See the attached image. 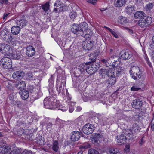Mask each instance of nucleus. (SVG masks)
Instances as JSON below:
<instances>
[{"instance_id": "4c0bfd02", "label": "nucleus", "mask_w": 154, "mask_h": 154, "mask_svg": "<svg viewBox=\"0 0 154 154\" xmlns=\"http://www.w3.org/2000/svg\"><path fill=\"white\" fill-rule=\"evenodd\" d=\"M98 54L97 53H91L90 54L89 59L91 62H95Z\"/></svg>"}, {"instance_id": "a878e982", "label": "nucleus", "mask_w": 154, "mask_h": 154, "mask_svg": "<svg viewBox=\"0 0 154 154\" xmlns=\"http://www.w3.org/2000/svg\"><path fill=\"white\" fill-rule=\"evenodd\" d=\"M126 0H115V5L116 7H121L126 2Z\"/></svg>"}, {"instance_id": "393cba45", "label": "nucleus", "mask_w": 154, "mask_h": 154, "mask_svg": "<svg viewBox=\"0 0 154 154\" xmlns=\"http://www.w3.org/2000/svg\"><path fill=\"white\" fill-rule=\"evenodd\" d=\"M12 33L14 35L18 34L20 31V28L19 26H13L11 29Z\"/></svg>"}, {"instance_id": "473e14b6", "label": "nucleus", "mask_w": 154, "mask_h": 154, "mask_svg": "<svg viewBox=\"0 0 154 154\" xmlns=\"http://www.w3.org/2000/svg\"><path fill=\"white\" fill-rule=\"evenodd\" d=\"M87 63H85L80 64L78 66V69L81 73L85 71H86L87 72Z\"/></svg>"}, {"instance_id": "0eeeda50", "label": "nucleus", "mask_w": 154, "mask_h": 154, "mask_svg": "<svg viewBox=\"0 0 154 154\" xmlns=\"http://www.w3.org/2000/svg\"><path fill=\"white\" fill-rule=\"evenodd\" d=\"M12 50L10 46L6 44H2L0 45V51L5 55L8 56Z\"/></svg>"}, {"instance_id": "cd10ccee", "label": "nucleus", "mask_w": 154, "mask_h": 154, "mask_svg": "<svg viewBox=\"0 0 154 154\" xmlns=\"http://www.w3.org/2000/svg\"><path fill=\"white\" fill-rule=\"evenodd\" d=\"M16 23L18 25L23 27L26 25L27 22L25 19H22L19 20H17Z\"/></svg>"}, {"instance_id": "39448f33", "label": "nucleus", "mask_w": 154, "mask_h": 154, "mask_svg": "<svg viewBox=\"0 0 154 154\" xmlns=\"http://www.w3.org/2000/svg\"><path fill=\"white\" fill-rule=\"evenodd\" d=\"M0 64L4 68L9 69L12 67V61L9 58L5 57L2 59Z\"/></svg>"}, {"instance_id": "69168bd1", "label": "nucleus", "mask_w": 154, "mask_h": 154, "mask_svg": "<svg viewBox=\"0 0 154 154\" xmlns=\"http://www.w3.org/2000/svg\"><path fill=\"white\" fill-rule=\"evenodd\" d=\"M14 154H20V152L19 150H14L13 151Z\"/></svg>"}, {"instance_id": "6ab92c4d", "label": "nucleus", "mask_w": 154, "mask_h": 154, "mask_svg": "<svg viewBox=\"0 0 154 154\" xmlns=\"http://www.w3.org/2000/svg\"><path fill=\"white\" fill-rule=\"evenodd\" d=\"M141 128V126L140 125L137 123H134L132 125V126L131 128V131L133 133V136L134 134L137 132H139L140 129Z\"/></svg>"}, {"instance_id": "b1692460", "label": "nucleus", "mask_w": 154, "mask_h": 154, "mask_svg": "<svg viewBox=\"0 0 154 154\" xmlns=\"http://www.w3.org/2000/svg\"><path fill=\"white\" fill-rule=\"evenodd\" d=\"M129 72L130 75L132 74L136 75L137 73L140 72V69L137 66H134L131 67Z\"/></svg>"}, {"instance_id": "338daca9", "label": "nucleus", "mask_w": 154, "mask_h": 154, "mask_svg": "<svg viewBox=\"0 0 154 154\" xmlns=\"http://www.w3.org/2000/svg\"><path fill=\"white\" fill-rule=\"evenodd\" d=\"M74 109L72 106H70L69 107V111L70 112H72L74 110Z\"/></svg>"}, {"instance_id": "f257e3e1", "label": "nucleus", "mask_w": 154, "mask_h": 154, "mask_svg": "<svg viewBox=\"0 0 154 154\" xmlns=\"http://www.w3.org/2000/svg\"><path fill=\"white\" fill-rule=\"evenodd\" d=\"M71 31L73 33L79 34L85 38H89L92 35L91 31L88 28V25L85 22L77 25L74 23Z\"/></svg>"}, {"instance_id": "7c9ffc66", "label": "nucleus", "mask_w": 154, "mask_h": 154, "mask_svg": "<svg viewBox=\"0 0 154 154\" xmlns=\"http://www.w3.org/2000/svg\"><path fill=\"white\" fill-rule=\"evenodd\" d=\"M125 11L128 15H131L134 12V8L131 5L128 6L126 8Z\"/></svg>"}, {"instance_id": "a19ab883", "label": "nucleus", "mask_w": 154, "mask_h": 154, "mask_svg": "<svg viewBox=\"0 0 154 154\" xmlns=\"http://www.w3.org/2000/svg\"><path fill=\"white\" fill-rule=\"evenodd\" d=\"M54 86L53 85H51V86L49 88V92L50 95H51L52 97H55L56 95L53 91V88Z\"/></svg>"}, {"instance_id": "c9c22d12", "label": "nucleus", "mask_w": 154, "mask_h": 154, "mask_svg": "<svg viewBox=\"0 0 154 154\" xmlns=\"http://www.w3.org/2000/svg\"><path fill=\"white\" fill-rule=\"evenodd\" d=\"M50 6L49 2H47L45 3L42 5L41 7L44 11L46 12L50 11Z\"/></svg>"}, {"instance_id": "c756f323", "label": "nucleus", "mask_w": 154, "mask_h": 154, "mask_svg": "<svg viewBox=\"0 0 154 154\" xmlns=\"http://www.w3.org/2000/svg\"><path fill=\"white\" fill-rule=\"evenodd\" d=\"M91 62V65L92 67V70H91L92 72L95 73L99 69V64L96 62Z\"/></svg>"}, {"instance_id": "052dcab7", "label": "nucleus", "mask_w": 154, "mask_h": 154, "mask_svg": "<svg viewBox=\"0 0 154 154\" xmlns=\"http://www.w3.org/2000/svg\"><path fill=\"white\" fill-rule=\"evenodd\" d=\"M149 49L151 50L152 51L154 50V44L151 43L149 44Z\"/></svg>"}, {"instance_id": "79ce46f5", "label": "nucleus", "mask_w": 154, "mask_h": 154, "mask_svg": "<svg viewBox=\"0 0 154 154\" xmlns=\"http://www.w3.org/2000/svg\"><path fill=\"white\" fill-rule=\"evenodd\" d=\"M36 142L37 144L40 145H44L45 143V141L42 139V137H39L37 138Z\"/></svg>"}, {"instance_id": "4be33fe9", "label": "nucleus", "mask_w": 154, "mask_h": 154, "mask_svg": "<svg viewBox=\"0 0 154 154\" xmlns=\"http://www.w3.org/2000/svg\"><path fill=\"white\" fill-rule=\"evenodd\" d=\"M110 57H106L104 58L101 59L100 61L104 64L106 67H109L110 66V64L111 63L112 61H111Z\"/></svg>"}, {"instance_id": "72a5a7b5", "label": "nucleus", "mask_w": 154, "mask_h": 154, "mask_svg": "<svg viewBox=\"0 0 154 154\" xmlns=\"http://www.w3.org/2000/svg\"><path fill=\"white\" fill-rule=\"evenodd\" d=\"M128 21V19L125 17L120 16L118 18V22L122 24L127 23Z\"/></svg>"}, {"instance_id": "0e129e2a", "label": "nucleus", "mask_w": 154, "mask_h": 154, "mask_svg": "<svg viewBox=\"0 0 154 154\" xmlns=\"http://www.w3.org/2000/svg\"><path fill=\"white\" fill-rule=\"evenodd\" d=\"M10 14V13H4L3 16V18L4 20H6V19L7 17Z\"/></svg>"}, {"instance_id": "9d476101", "label": "nucleus", "mask_w": 154, "mask_h": 154, "mask_svg": "<svg viewBox=\"0 0 154 154\" xmlns=\"http://www.w3.org/2000/svg\"><path fill=\"white\" fill-rule=\"evenodd\" d=\"M112 67L114 68V69H112V70L114 72V75H115L116 76H119L124 74V70L123 67L119 66H116L115 67L114 64H112Z\"/></svg>"}, {"instance_id": "20e7f679", "label": "nucleus", "mask_w": 154, "mask_h": 154, "mask_svg": "<svg viewBox=\"0 0 154 154\" xmlns=\"http://www.w3.org/2000/svg\"><path fill=\"white\" fill-rule=\"evenodd\" d=\"M152 22V18L149 16H145L143 18H140L138 22L139 26L141 28L148 26Z\"/></svg>"}, {"instance_id": "dca6fc26", "label": "nucleus", "mask_w": 154, "mask_h": 154, "mask_svg": "<svg viewBox=\"0 0 154 154\" xmlns=\"http://www.w3.org/2000/svg\"><path fill=\"white\" fill-rule=\"evenodd\" d=\"M35 48L32 46H28L26 49V54L29 57H32L35 54Z\"/></svg>"}, {"instance_id": "13d9d810", "label": "nucleus", "mask_w": 154, "mask_h": 154, "mask_svg": "<svg viewBox=\"0 0 154 154\" xmlns=\"http://www.w3.org/2000/svg\"><path fill=\"white\" fill-rule=\"evenodd\" d=\"M70 144V143L69 141L67 140H65L63 144V147H66V146H68Z\"/></svg>"}, {"instance_id": "4468645a", "label": "nucleus", "mask_w": 154, "mask_h": 154, "mask_svg": "<svg viewBox=\"0 0 154 154\" xmlns=\"http://www.w3.org/2000/svg\"><path fill=\"white\" fill-rule=\"evenodd\" d=\"M25 75L24 72L21 70L14 72L13 74V78L16 80L22 79Z\"/></svg>"}, {"instance_id": "ddd939ff", "label": "nucleus", "mask_w": 154, "mask_h": 154, "mask_svg": "<svg viewBox=\"0 0 154 154\" xmlns=\"http://www.w3.org/2000/svg\"><path fill=\"white\" fill-rule=\"evenodd\" d=\"M100 74L102 78H105V76L109 77L112 76V75H114V72L112 70H109L106 69H101L100 70Z\"/></svg>"}, {"instance_id": "9b49d317", "label": "nucleus", "mask_w": 154, "mask_h": 154, "mask_svg": "<svg viewBox=\"0 0 154 154\" xmlns=\"http://www.w3.org/2000/svg\"><path fill=\"white\" fill-rule=\"evenodd\" d=\"M112 75V76H109V79L105 81L104 84L107 87H110L113 85L116 82V76Z\"/></svg>"}, {"instance_id": "1a4fd4ad", "label": "nucleus", "mask_w": 154, "mask_h": 154, "mask_svg": "<svg viewBox=\"0 0 154 154\" xmlns=\"http://www.w3.org/2000/svg\"><path fill=\"white\" fill-rule=\"evenodd\" d=\"M120 54L122 58L125 60L129 59L133 56L131 51L129 50H122Z\"/></svg>"}, {"instance_id": "f03ea898", "label": "nucleus", "mask_w": 154, "mask_h": 154, "mask_svg": "<svg viewBox=\"0 0 154 154\" xmlns=\"http://www.w3.org/2000/svg\"><path fill=\"white\" fill-rule=\"evenodd\" d=\"M97 117L94 116L89 118L87 120L89 123L85 125L82 129V131L85 134H89L93 133L95 128V126L97 125L98 120Z\"/></svg>"}, {"instance_id": "423d86ee", "label": "nucleus", "mask_w": 154, "mask_h": 154, "mask_svg": "<svg viewBox=\"0 0 154 154\" xmlns=\"http://www.w3.org/2000/svg\"><path fill=\"white\" fill-rule=\"evenodd\" d=\"M55 97L50 96L45 98L44 100V105L45 108L48 109H53V102Z\"/></svg>"}, {"instance_id": "f8f14e48", "label": "nucleus", "mask_w": 154, "mask_h": 154, "mask_svg": "<svg viewBox=\"0 0 154 154\" xmlns=\"http://www.w3.org/2000/svg\"><path fill=\"white\" fill-rule=\"evenodd\" d=\"M102 134L95 133L92 134L91 139L93 143L98 144L102 137Z\"/></svg>"}, {"instance_id": "c03bdc74", "label": "nucleus", "mask_w": 154, "mask_h": 154, "mask_svg": "<svg viewBox=\"0 0 154 154\" xmlns=\"http://www.w3.org/2000/svg\"><path fill=\"white\" fill-rule=\"evenodd\" d=\"M88 154H99L98 150L93 148H91L88 150Z\"/></svg>"}, {"instance_id": "5701e85b", "label": "nucleus", "mask_w": 154, "mask_h": 154, "mask_svg": "<svg viewBox=\"0 0 154 154\" xmlns=\"http://www.w3.org/2000/svg\"><path fill=\"white\" fill-rule=\"evenodd\" d=\"M10 54L8 56L12 59L18 60L20 59V55L18 54L16 52H13L12 50L10 53Z\"/></svg>"}, {"instance_id": "a18cd8bd", "label": "nucleus", "mask_w": 154, "mask_h": 154, "mask_svg": "<svg viewBox=\"0 0 154 154\" xmlns=\"http://www.w3.org/2000/svg\"><path fill=\"white\" fill-rule=\"evenodd\" d=\"M109 151L110 153H117L118 152V150L114 147H111L109 149Z\"/></svg>"}, {"instance_id": "f3484780", "label": "nucleus", "mask_w": 154, "mask_h": 154, "mask_svg": "<svg viewBox=\"0 0 154 154\" xmlns=\"http://www.w3.org/2000/svg\"><path fill=\"white\" fill-rule=\"evenodd\" d=\"M80 137V133L79 132L77 131H73L71 134L70 139L72 141L75 142L77 141Z\"/></svg>"}, {"instance_id": "49530a36", "label": "nucleus", "mask_w": 154, "mask_h": 154, "mask_svg": "<svg viewBox=\"0 0 154 154\" xmlns=\"http://www.w3.org/2000/svg\"><path fill=\"white\" fill-rule=\"evenodd\" d=\"M7 42L8 43L14 42V39L12 37V35L11 34L8 36L7 40Z\"/></svg>"}, {"instance_id": "774afa93", "label": "nucleus", "mask_w": 154, "mask_h": 154, "mask_svg": "<svg viewBox=\"0 0 154 154\" xmlns=\"http://www.w3.org/2000/svg\"><path fill=\"white\" fill-rule=\"evenodd\" d=\"M24 154H35L34 153H33L31 151H28L27 152H26L24 153Z\"/></svg>"}, {"instance_id": "2eb2a0df", "label": "nucleus", "mask_w": 154, "mask_h": 154, "mask_svg": "<svg viewBox=\"0 0 154 154\" xmlns=\"http://www.w3.org/2000/svg\"><path fill=\"white\" fill-rule=\"evenodd\" d=\"M143 105L141 100L137 99L133 100L132 106L133 108L136 109H139L142 107Z\"/></svg>"}, {"instance_id": "2f4dec72", "label": "nucleus", "mask_w": 154, "mask_h": 154, "mask_svg": "<svg viewBox=\"0 0 154 154\" xmlns=\"http://www.w3.org/2000/svg\"><path fill=\"white\" fill-rule=\"evenodd\" d=\"M145 13L142 11H137L134 14V17L135 18H143L144 17Z\"/></svg>"}, {"instance_id": "4d7b16f0", "label": "nucleus", "mask_w": 154, "mask_h": 154, "mask_svg": "<svg viewBox=\"0 0 154 154\" xmlns=\"http://www.w3.org/2000/svg\"><path fill=\"white\" fill-rule=\"evenodd\" d=\"M60 1V0H57L56 1V2L54 4V7H58V5H59V6H60L61 5L60 3H59Z\"/></svg>"}, {"instance_id": "a211bd4d", "label": "nucleus", "mask_w": 154, "mask_h": 154, "mask_svg": "<svg viewBox=\"0 0 154 154\" xmlns=\"http://www.w3.org/2000/svg\"><path fill=\"white\" fill-rule=\"evenodd\" d=\"M19 93L22 99L25 100L28 98L29 96V93L27 90L24 89L20 91Z\"/></svg>"}, {"instance_id": "e2e57ef3", "label": "nucleus", "mask_w": 154, "mask_h": 154, "mask_svg": "<svg viewBox=\"0 0 154 154\" xmlns=\"http://www.w3.org/2000/svg\"><path fill=\"white\" fill-rule=\"evenodd\" d=\"M151 57L153 61H154V50L152 51L151 54Z\"/></svg>"}, {"instance_id": "680f3d73", "label": "nucleus", "mask_w": 154, "mask_h": 154, "mask_svg": "<svg viewBox=\"0 0 154 154\" xmlns=\"http://www.w3.org/2000/svg\"><path fill=\"white\" fill-rule=\"evenodd\" d=\"M145 142V141L143 139V137L140 140L139 143L141 145H142L143 143H144Z\"/></svg>"}, {"instance_id": "864d4df0", "label": "nucleus", "mask_w": 154, "mask_h": 154, "mask_svg": "<svg viewBox=\"0 0 154 154\" xmlns=\"http://www.w3.org/2000/svg\"><path fill=\"white\" fill-rule=\"evenodd\" d=\"M77 122H78V125H81L82 124V120L81 116L78 117L76 119Z\"/></svg>"}, {"instance_id": "c85d7f7f", "label": "nucleus", "mask_w": 154, "mask_h": 154, "mask_svg": "<svg viewBox=\"0 0 154 154\" xmlns=\"http://www.w3.org/2000/svg\"><path fill=\"white\" fill-rule=\"evenodd\" d=\"M25 77L27 80H33L36 79V77L34 76L33 73L31 72L26 74Z\"/></svg>"}, {"instance_id": "37998d69", "label": "nucleus", "mask_w": 154, "mask_h": 154, "mask_svg": "<svg viewBox=\"0 0 154 154\" xmlns=\"http://www.w3.org/2000/svg\"><path fill=\"white\" fill-rule=\"evenodd\" d=\"M77 14L75 12H71L69 14V17L71 20H74V19L77 17Z\"/></svg>"}, {"instance_id": "7ed1b4c3", "label": "nucleus", "mask_w": 154, "mask_h": 154, "mask_svg": "<svg viewBox=\"0 0 154 154\" xmlns=\"http://www.w3.org/2000/svg\"><path fill=\"white\" fill-rule=\"evenodd\" d=\"M124 133L126 135L125 136L122 134L120 136H117L116 137V138L117 139V142L122 144L125 142L126 140H130L133 137V133L130 130H125Z\"/></svg>"}, {"instance_id": "6e6552de", "label": "nucleus", "mask_w": 154, "mask_h": 154, "mask_svg": "<svg viewBox=\"0 0 154 154\" xmlns=\"http://www.w3.org/2000/svg\"><path fill=\"white\" fill-rule=\"evenodd\" d=\"M95 43V40L90 38L88 40H86V41L83 43L82 46L83 48L85 50H89L92 48Z\"/></svg>"}, {"instance_id": "de8ad7c7", "label": "nucleus", "mask_w": 154, "mask_h": 154, "mask_svg": "<svg viewBox=\"0 0 154 154\" xmlns=\"http://www.w3.org/2000/svg\"><path fill=\"white\" fill-rule=\"evenodd\" d=\"M140 89V88H139L138 86L135 85L132 86L131 88V90L132 91H137Z\"/></svg>"}, {"instance_id": "58836bf2", "label": "nucleus", "mask_w": 154, "mask_h": 154, "mask_svg": "<svg viewBox=\"0 0 154 154\" xmlns=\"http://www.w3.org/2000/svg\"><path fill=\"white\" fill-rule=\"evenodd\" d=\"M91 62H87V73L89 74H93L94 73V72H92L91 71L92 70V67L91 64Z\"/></svg>"}, {"instance_id": "8fccbe9b", "label": "nucleus", "mask_w": 154, "mask_h": 154, "mask_svg": "<svg viewBox=\"0 0 154 154\" xmlns=\"http://www.w3.org/2000/svg\"><path fill=\"white\" fill-rule=\"evenodd\" d=\"M87 96L86 94L83 93L82 97L83 100L85 102H86L89 99V97Z\"/></svg>"}, {"instance_id": "e433bc0d", "label": "nucleus", "mask_w": 154, "mask_h": 154, "mask_svg": "<svg viewBox=\"0 0 154 154\" xmlns=\"http://www.w3.org/2000/svg\"><path fill=\"white\" fill-rule=\"evenodd\" d=\"M52 150L55 152H57L59 149V143L58 141L55 140L54 141L52 147Z\"/></svg>"}, {"instance_id": "f704fd0d", "label": "nucleus", "mask_w": 154, "mask_h": 154, "mask_svg": "<svg viewBox=\"0 0 154 154\" xmlns=\"http://www.w3.org/2000/svg\"><path fill=\"white\" fill-rule=\"evenodd\" d=\"M154 6L153 3H149L146 4L145 6V9L146 12H149L152 9Z\"/></svg>"}, {"instance_id": "ea45409f", "label": "nucleus", "mask_w": 154, "mask_h": 154, "mask_svg": "<svg viewBox=\"0 0 154 154\" xmlns=\"http://www.w3.org/2000/svg\"><path fill=\"white\" fill-rule=\"evenodd\" d=\"M110 58H111L110 60L111 61H113L114 63L117 62H119L121 60V58L120 57L117 56H111L110 57Z\"/></svg>"}, {"instance_id": "603ef678", "label": "nucleus", "mask_w": 154, "mask_h": 154, "mask_svg": "<svg viewBox=\"0 0 154 154\" xmlns=\"http://www.w3.org/2000/svg\"><path fill=\"white\" fill-rule=\"evenodd\" d=\"M62 88V84H60V85H58L57 84L56 89L57 91L58 92V94H59L61 92Z\"/></svg>"}, {"instance_id": "6e6d98bb", "label": "nucleus", "mask_w": 154, "mask_h": 154, "mask_svg": "<svg viewBox=\"0 0 154 154\" xmlns=\"http://www.w3.org/2000/svg\"><path fill=\"white\" fill-rule=\"evenodd\" d=\"M88 2L91 3L93 5H95L96 4L97 0H87Z\"/></svg>"}, {"instance_id": "412c9836", "label": "nucleus", "mask_w": 154, "mask_h": 154, "mask_svg": "<svg viewBox=\"0 0 154 154\" xmlns=\"http://www.w3.org/2000/svg\"><path fill=\"white\" fill-rule=\"evenodd\" d=\"M11 150V148L7 145H3L0 147V153L2 154H6Z\"/></svg>"}, {"instance_id": "3c124183", "label": "nucleus", "mask_w": 154, "mask_h": 154, "mask_svg": "<svg viewBox=\"0 0 154 154\" xmlns=\"http://www.w3.org/2000/svg\"><path fill=\"white\" fill-rule=\"evenodd\" d=\"M0 35L1 37L3 39L5 38L6 37L7 35L5 32L4 31L1 32L0 33Z\"/></svg>"}, {"instance_id": "aec40b11", "label": "nucleus", "mask_w": 154, "mask_h": 154, "mask_svg": "<svg viewBox=\"0 0 154 154\" xmlns=\"http://www.w3.org/2000/svg\"><path fill=\"white\" fill-rule=\"evenodd\" d=\"M15 87L21 91L24 89L26 87V84L24 81H17L15 83Z\"/></svg>"}, {"instance_id": "bf43d9fd", "label": "nucleus", "mask_w": 154, "mask_h": 154, "mask_svg": "<svg viewBox=\"0 0 154 154\" xmlns=\"http://www.w3.org/2000/svg\"><path fill=\"white\" fill-rule=\"evenodd\" d=\"M111 33L113 35V36L116 38H118L119 36L114 31H113Z\"/></svg>"}, {"instance_id": "5fc2aeb1", "label": "nucleus", "mask_w": 154, "mask_h": 154, "mask_svg": "<svg viewBox=\"0 0 154 154\" xmlns=\"http://www.w3.org/2000/svg\"><path fill=\"white\" fill-rule=\"evenodd\" d=\"M137 5H140L142 3L143 0H134Z\"/></svg>"}, {"instance_id": "bb28decb", "label": "nucleus", "mask_w": 154, "mask_h": 154, "mask_svg": "<svg viewBox=\"0 0 154 154\" xmlns=\"http://www.w3.org/2000/svg\"><path fill=\"white\" fill-rule=\"evenodd\" d=\"M141 74V73L140 72L137 73L136 75L132 74V75H131V76L132 78L136 81L139 80L140 79L141 80H144V78L143 77H142V76Z\"/></svg>"}, {"instance_id": "09e8293b", "label": "nucleus", "mask_w": 154, "mask_h": 154, "mask_svg": "<svg viewBox=\"0 0 154 154\" xmlns=\"http://www.w3.org/2000/svg\"><path fill=\"white\" fill-rule=\"evenodd\" d=\"M9 3L8 0H0V3L2 6L8 5Z\"/></svg>"}]
</instances>
